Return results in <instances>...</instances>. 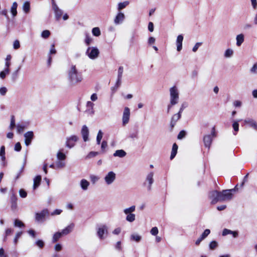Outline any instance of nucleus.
I'll use <instances>...</instances> for the list:
<instances>
[{
    "label": "nucleus",
    "mask_w": 257,
    "mask_h": 257,
    "mask_svg": "<svg viewBox=\"0 0 257 257\" xmlns=\"http://www.w3.org/2000/svg\"><path fill=\"white\" fill-rule=\"evenodd\" d=\"M69 83L75 85L80 83L83 80L82 73L78 71L75 65H72L68 71Z\"/></svg>",
    "instance_id": "obj_1"
},
{
    "label": "nucleus",
    "mask_w": 257,
    "mask_h": 257,
    "mask_svg": "<svg viewBox=\"0 0 257 257\" xmlns=\"http://www.w3.org/2000/svg\"><path fill=\"white\" fill-rule=\"evenodd\" d=\"M170 99L171 104H176L179 102V92L177 87L174 86L170 88Z\"/></svg>",
    "instance_id": "obj_2"
},
{
    "label": "nucleus",
    "mask_w": 257,
    "mask_h": 257,
    "mask_svg": "<svg viewBox=\"0 0 257 257\" xmlns=\"http://www.w3.org/2000/svg\"><path fill=\"white\" fill-rule=\"evenodd\" d=\"M86 54L90 59L94 60L98 57L99 51L97 47H89L87 48Z\"/></svg>",
    "instance_id": "obj_3"
},
{
    "label": "nucleus",
    "mask_w": 257,
    "mask_h": 257,
    "mask_svg": "<svg viewBox=\"0 0 257 257\" xmlns=\"http://www.w3.org/2000/svg\"><path fill=\"white\" fill-rule=\"evenodd\" d=\"M218 202L230 200L232 198V194L228 192L227 190H224L222 192L218 191Z\"/></svg>",
    "instance_id": "obj_4"
},
{
    "label": "nucleus",
    "mask_w": 257,
    "mask_h": 257,
    "mask_svg": "<svg viewBox=\"0 0 257 257\" xmlns=\"http://www.w3.org/2000/svg\"><path fill=\"white\" fill-rule=\"evenodd\" d=\"M49 212L47 209H44L40 212L35 213V220L39 222H42L45 220L46 217L49 216Z\"/></svg>",
    "instance_id": "obj_5"
},
{
    "label": "nucleus",
    "mask_w": 257,
    "mask_h": 257,
    "mask_svg": "<svg viewBox=\"0 0 257 257\" xmlns=\"http://www.w3.org/2000/svg\"><path fill=\"white\" fill-rule=\"evenodd\" d=\"M154 173L153 172H150L147 176L146 178V181L144 183V185H147V190L148 191H151L152 190V185L154 183Z\"/></svg>",
    "instance_id": "obj_6"
},
{
    "label": "nucleus",
    "mask_w": 257,
    "mask_h": 257,
    "mask_svg": "<svg viewBox=\"0 0 257 257\" xmlns=\"http://www.w3.org/2000/svg\"><path fill=\"white\" fill-rule=\"evenodd\" d=\"M78 140V137L77 136L73 135L66 139V146L71 149L75 146V143Z\"/></svg>",
    "instance_id": "obj_7"
},
{
    "label": "nucleus",
    "mask_w": 257,
    "mask_h": 257,
    "mask_svg": "<svg viewBox=\"0 0 257 257\" xmlns=\"http://www.w3.org/2000/svg\"><path fill=\"white\" fill-rule=\"evenodd\" d=\"M130 117V110L127 107H125L124 109L122 115V125H126L129 122Z\"/></svg>",
    "instance_id": "obj_8"
},
{
    "label": "nucleus",
    "mask_w": 257,
    "mask_h": 257,
    "mask_svg": "<svg viewBox=\"0 0 257 257\" xmlns=\"http://www.w3.org/2000/svg\"><path fill=\"white\" fill-rule=\"evenodd\" d=\"M52 9L54 12L56 20L59 21L62 17L63 12L59 8L58 6L55 3V1H53L52 2Z\"/></svg>",
    "instance_id": "obj_9"
},
{
    "label": "nucleus",
    "mask_w": 257,
    "mask_h": 257,
    "mask_svg": "<svg viewBox=\"0 0 257 257\" xmlns=\"http://www.w3.org/2000/svg\"><path fill=\"white\" fill-rule=\"evenodd\" d=\"M116 175L115 174L112 172H109L104 177V181L106 184L110 185L115 180Z\"/></svg>",
    "instance_id": "obj_10"
},
{
    "label": "nucleus",
    "mask_w": 257,
    "mask_h": 257,
    "mask_svg": "<svg viewBox=\"0 0 257 257\" xmlns=\"http://www.w3.org/2000/svg\"><path fill=\"white\" fill-rule=\"evenodd\" d=\"M25 144L27 146L31 144V142L34 138V133L32 131H29L24 134Z\"/></svg>",
    "instance_id": "obj_11"
},
{
    "label": "nucleus",
    "mask_w": 257,
    "mask_h": 257,
    "mask_svg": "<svg viewBox=\"0 0 257 257\" xmlns=\"http://www.w3.org/2000/svg\"><path fill=\"white\" fill-rule=\"evenodd\" d=\"M218 196H219L218 191H217L214 190V191H211L209 193V197L210 199H211L212 200H211L212 204H214L218 202V200H217L218 199Z\"/></svg>",
    "instance_id": "obj_12"
},
{
    "label": "nucleus",
    "mask_w": 257,
    "mask_h": 257,
    "mask_svg": "<svg viewBox=\"0 0 257 257\" xmlns=\"http://www.w3.org/2000/svg\"><path fill=\"white\" fill-rule=\"evenodd\" d=\"M181 117V114L179 113L178 112L176 114H174L171 119L170 122V127H171V131H172L173 130L174 127L176 124V122L178 120L180 119V118Z\"/></svg>",
    "instance_id": "obj_13"
},
{
    "label": "nucleus",
    "mask_w": 257,
    "mask_h": 257,
    "mask_svg": "<svg viewBox=\"0 0 257 257\" xmlns=\"http://www.w3.org/2000/svg\"><path fill=\"white\" fill-rule=\"evenodd\" d=\"M81 134L82 136L84 142H87L88 141V136H89V130L87 126L86 125H84L82 126L81 131Z\"/></svg>",
    "instance_id": "obj_14"
},
{
    "label": "nucleus",
    "mask_w": 257,
    "mask_h": 257,
    "mask_svg": "<svg viewBox=\"0 0 257 257\" xmlns=\"http://www.w3.org/2000/svg\"><path fill=\"white\" fill-rule=\"evenodd\" d=\"M213 139L211 135H205L203 137V143L205 147L209 149L212 144Z\"/></svg>",
    "instance_id": "obj_15"
},
{
    "label": "nucleus",
    "mask_w": 257,
    "mask_h": 257,
    "mask_svg": "<svg viewBox=\"0 0 257 257\" xmlns=\"http://www.w3.org/2000/svg\"><path fill=\"white\" fill-rule=\"evenodd\" d=\"M124 15L123 13L119 12L116 16L114 20V23L115 25L120 24L123 22V21L124 20Z\"/></svg>",
    "instance_id": "obj_16"
},
{
    "label": "nucleus",
    "mask_w": 257,
    "mask_h": 257,
    "mask_svg": "<svg viewBox=\"0 0 257 257\" xmlns=\"http://www.w3.org/2000/svg\"><path fill=\"white\" fill-rule=\"evenodd\" d=\"M11 209L15 211L17 208V197L15 194L12 193L11 196Z\"/></svg>",
    "instance_id": "obj_17"
},
{
    "label": "nucleus",
    "mask_w": 257,
    "mask_h": 257,
    "mask_svg": "<svg viewBox=\"0 0 257 257\" xmlns=\"http://www.w3.org/2000/svg\"><path fill=\"white\" fill-rule=\"evenodd\" d=\"M107 228L105 225H103L102 226L98 228L97 230V235L100 239L103 238V235L105 233H107Z\"/></svg>",
    "instance_id": "obj_18"
},
{
    "label": "nucleus",
    "mask_w": 257,
    "mask_h": 257,
    "mask_svg": "<svg viewBox=\"0 0 257 257\" xmlns=\"http://www.w3.org/2000/svg\"><path fill=\"white\" fill-rule=\"evenodd\" d=\"M183 40V36L182 35L178 36L176 40L177 50L180 51L182 49V42Z\"/></svg>",
    "instance_id": "obj_19"
},
{
    "label": "nucleus",
    "mask_w": 257,
    "mask_h": 257,
    "mask_svg": "<svg viewBox=\"0 0 257 257\" xmlns=\"http://www.w3.org/2000/svg\"><path fill=\"white\" fill-rule=\"evenodd\" d=\"M74 227V224L73 223H71L61 231V233L63 235L68 234L71 232H72Z\"/></svg>",
    "instance_id": "obj_20"
},
{
    "label": "nucleus",
    "mask_w": 257,
    "mask_h": 257,
    "mask_svg": "<svg viewBox=\"0 0 257 257\" xmlns=\"http://www.w3.org/2000/svg\"><path fill=\"white\" fill-rule=\"evenodd\" d=\"M244 123L248 124L251 127L257 131V122L251 118H247L244 120Z\"/></svg>",
    "instance_id": "obj_21"
},
{
    "label": "nucleus",
    "mask_w": 257,
    "mask_h": 257,
    "mask_svg": "<svg viewBox=\"0 0 257 257\" xmlns=\"http://www.w3.org/2000/svg\"><path fill=\"white\" fill-rule=\"evenodd\" d=\"M244 40V36L243 34H240L237 35L236 37V45L238 47L240 46L243 42Z\"/></svg>",
    "instance_id": "obj_22"
},
{
    "label": "nucleus",
    "mask_w": 257,
    "mask_h": 257,
    "mask_svg": "<svg viewBox=\"0 0 257 257\" xmlns=\"http://www.w3.org/2000/svg\"><path fill=\"white\" fill-rule=\"evenodd\" d=\"M89 184H90L89 182L87 180H86L84 179H82L80 181V185L81 189L83 190H87Z\"/></svg>",
    "instance_id": "obj_23"
},
{
    "label": "nucleus",
    "mask_w": 257,
    "mask_h": 257,
    "mask_svg": "<svg viewBox=\"0 0 257 257\" xmlns=\"http://www.w3.org/2000/svg\"><path fill=\"white\" fill-rule=\"evenodd\" d=\"M41 181V176L40 175L37 176L34 179V184H33L34 189H36L40 185Z\"/></svg>",
    "instance_id": "obj_24"
},
{
    "label": "nucleus",
    "mask_w": 257,
    "mask_h": 257,
    "mask_svg": "<svg viewBox=\"0 0 257 257\" xmlns=\"http://www.w3.org/2000/svg\"><path fill=\"white\" fill-rule=\"evenodd\" d=\"M17 3L16 2H14L11 8V13L13 17H15L17 15Z\"/></svg>",
    "instance_id": "obj_25"
},
{
    "label": "nucleus",
    "mask_w": 257,
    "mask_h": 257,
    "mask_svg": "<svg viewBox=\"0 0 257 257\" xmlns=\"http://www.w3.org/2000/svg\"><path fill=\"white\" fill-rule=\"evenodd\" d=\"M126 155V152L123 150H116L113 154V156L118 157L119 158H123Z\"/></svg>",
    "instance_id": "obj_26"
},
{
    "label": "nucleus",
    "mask_w": 257,
    "mask_h": 257,
    "mask_svg": "<svg viewBox=\"0 0 257 257\" xmlns=\"http://www.w3.org/2000/svg\"><path fill=\"white\" fill-rule=\"evenodd\" d=\"M177 150H178V146L176 143H174L172 146L171 154V156H170L171 160H172L173 159H174V157H175V156L176 155L177 153Z\"/></svg>",
    "instance_id": "obj_27"
},
{
    "label": "nucleus",
    "mask_w": 257,
    "mask_h": 257,
    "mask_svg": "<svg viewBox=\"0 0 257 257\" xmlns=\"http://www.w3.org/2000/svg\"><path fill=\"white\" fill-rule=\"evenodd\" d=\"M129 4L128 1H124L118 3L117 6V10L118 11H120L123 9L125 8Z\"/></svg>",
    "instance_id": "obj_28"
},
{
    "label": "nucleus",
    "mask_w": 257,
    "mask_h": 257,
    "mask_svg": "<svg viewBox=\"0 0 257 257\" xmlns=\"http://www.w3.org/2000/svg\"><path fill=\"white\" fill-rule=\"evenodd\" d=\"M63 236L61 232H56L53 236L52 238V242L53 243L57 242L60 238H61Z\"/></svg>",
    "instance_id": "obj_29"
},
{
    "label": "nucleus",
    "mask_w": 257,
    "mask_h": 257,
    "mask_svg": "<svg viewBox=\"0 0 257 257\" xmlns=\"http://www.w3.org/2000/svg\"><path fill=\"white\" fill-rule=\"evenodd\" d=\"M62 151L63 150H61L57 154V158L59 161H64L66 158V155L62 152Z\"/></svg>",
    "instance_id": "obj_30"
},
{
    "label": "nucleus",
    "mask_w": 257,
    "mask_h": 257,
    "mask_svg": "<svg viewBox=\"0 0 257 257\" xmlns=\"http://www.w3.org/2000/svg\"><path fill=\"white\" fill-rule=\"evenodd\" d=\"M136 210V206L135 205H133L130 207L125 208L123 210V212L125 214H131L132 212H134Z\"/></svg>",
    "instance_id": "obj_31"
},
{
    "label": "nucleus",
    "mask_w": 257,
    "mask_h": 257,
    "mask_svg": "<svg viewBox=\"0 0 257 257\" xmlns=\"http://www.w3.org/2000/svg\"><path fill=\"white\" fill-rule=\"evenodd\" d=\"M23 9L26 13L29 12L30 9V4L28 1H26L24 3L23 6Z\"/></svg>",
    "instance_id": "obj_32"
},
{
    "label": "nucleus",
    "mask_w": 257,
    "mask_h": 257,
    "mask_svg": "<svg viewBox=\"0 0 257 257\" xmlns=\"http://www.w3.org/2000/svg\"><path fill=\"white\" fill-rule=\"evenodd\" d=\"M126 215H127V216L126 217V221L130 222H132L135 220L136 215L135 214L131 213V214H128Z\"/></svg>",
    "instance_id": "obj_33"
},
{
    "label": "nucleus",
    "mask_w": 257,
    "mask_h": 257,
    "mask_svg": "<svg viewBox=\"0 0 257 257\" xmlns=\"http://www.w3.org/2000/svg\"><path fill=\"white\" fill-rule=\"evenodd\" d=\"M92 33L94 36H99L101 34L100 29L98 27L93 28L92 30Z\"/></svg>",
    "instance_id": "obj_34"
},
{
    "label": "nucleus",
    "mask_w": 257,
    "mask_h": 257,
    "mask_svg": "<svg viewBox=\"0 0 257 257\" xmlns=\"http://www.w3.org/2000/svg\"><path fill=\"white\" fill-rule=\"evenodd\" d=\"M233 54V51L231 49H227L224 52V56L225 58H230Z\"/></svg>",
    "instance_id": "obj_35"
},
{
    "label": "nucleus",
    "mask_w": 257,
    "mask_h": 257,
    "mask_svg": "<svg viewBox=\"0 0 257 257\" xmlns=\"http://www.w3.org/2000/svg\"><path fill=\"white\" fill-rule=\"evenodd\" d=\"M93 106H94L93 103H92L91 101H88L87 102V111L91 113H93Z\"/></svg>",
    "instance_id": "obj_36"
},
{
    "label": "nucleus",
    "mask_w": 257,
    "mask_h": 257,
    "mask_svg": "<svg viewBox=\"0 0 257 257\" xmlns=\"http://www.w3.org/2000/svg\"><path fill=\"white\" fill-rule=\"evenodd\" d=\"M218 242L215 240L211 241L209 245V248L211 250L215 249L218 247Z\"/></svg>",
    "instance_id": "obj_37"
},
{
    "label": "nucleus",
    "mask_w": 257,
    "mask_h": 257,
    "mask_svg": "<svg viewBox=\"0 0 257 257\" xmlns=\"http://www.w3.org/2000/svg\"><path fill=\"white\" fill-rule=\"evenodd\" d=\"M65 166V163L62 161L58 160L56 162V168H57V169L63 168Z\"/></svg>",
    "instance_id": "obj_38"
},
{
    "label": "nucleus",
    "mask_w": 257,
    "mask_h": 257,
    "mask_svg": "<svg viewBox=\"0 0 257 257\" xmlns=\"http://www.w3.org/2000/svg\"><path fill=\"white\" fill-rule=\"evenodd\" d=\"M103 137V133L101 130H99L98 132L96 137V143L97 145H100L101 140Z\"/></svg>",
    "instance_id": "obj_39"
},
{
    "label": "nucleus",
    "mask_w": 257,
    "mask_h": 257,
    "mask_svg": "<svg viewBox=\"0 0 257 257\" xmlns=\"http://www.w3.org/2000/svg\"><path fill=\"white\" fill-rule=\"evenodd\" d=\"M10 73V69L5 68L4 71H1L0 72V77L4 79L7 74H8Z\"/></svg>",
    "instance_id": "obj_40"
},
{
    "label": "nucleus",
    "mask_w": 257,
    "mask_h": 257,
    "mask_svg": "<svg viewBox=\"0 0 257 257\" xmlns=\"http://www.w3.org/2000/svg\"><path fill=\"white\" fill-rule=\"evenodd\" d=\"M0 156L2 161H5L6 159L5 157V147L3 146L1 147L0 149Z\"/></svg>",
    "instance_id": "obj_41"
},
{
    "label": "nucleus",
    "mask_w": 257,
    "mask_h": 257,
    "mask_svg": "<svg viewBox=\"0 0 257 257\" xmlns=\"http://www.w3.org/2000/svg\"><path fill=\"white\" fill-rule=\"evenodd\" d=\"M90 179L91 183L93 184H95L99 179V177L98 176H95L94 175H90Z\"/></svg>",
    "instance_id": "obj_42"
},
{
    "label": "nucleus",
    "mask_w": 257,
    "mask_h": 257,
    "mask_svg": "<svg viewBox=\"0 0 257 257\" xmlns=\"http://www.w3.org/2000/svg\"><path fill=\"white\" fill-rule=\"evenodd\" d=\"M142 238V237L140 235L138 234H133L131 236V239L133 240H135L136 242H139Z\"/></svg>",
    "instance_id": "obj_43"
},
{
    "label": "nucleus",
    "mask_w": 257,
    "mask_h": 257,
    "mask_svg": "<svg viewBox=\"0 0 257 257\" xmlns=\"http://www.w3.org/2000/svg\"><path fill=\"white\" fill-rule=\"evenodd\" d=\"M14 225L16 227H22L25 226L24 223L19 219H15L14 221Z\"/></svg>",
    "instance_id": "obj_44"
},
{
    "label": "nucleus",
    "mask_w": 257,
    "mask_h": 257,
    "mask_svg": "<svg viewBox=\"0 0 257 257\" xmlns=\"http://www.w3.org/2000/svg\"><path fill=\"white\" fill-rule=\"evenodd\" d=\"M50 32L49 30H44L41 33V37L44 39H47L50 36Z\"/></svg>",
    "instance_id": "obj_45"
},
{
    "label": "nucleus",
    "mask_w": 257,
    "mask_h": 257,
    "mask_svg": "<svg viewBox=\"0 0 257 257\" xmlns=\"http://www.w3.org/2000/svg\"><path fill=\"white\" fill-rule=\"evenodd\" d=\"M85 43L87 45H89L92 41V38H91L88 34L85 35Z\"/></svg>",
    "instance_id": "obj_46"
},
{
    "label": "nucleus",
    "mask_w": 257,
    "mask_h": 257,
    "mask_svg": "<svg viewBox=\"0 0 257 257\" xmlns=\"http://www.w3.org/2000/svg\"><path fill=\"white\" fill-rule=\"evenodd\" d=\"M21 67H19V68L16 70L15 71V72H14L12 74V79L13 81H15L16 80V79H17L18 78V71H19V70L20 69Z\"/></svg>",
    "instance_id": "obj_47"
},
{
    "label": "nucleus",
    "mask_w": 257,
    "mask_h": 257,
    "mask_svg": "<svg viewBox=\"0 0 257 257\" xmlns=\"http://www.w3.org/2000/svg\"><path fill=\"white\" fill-rule=\"evenodd\" d=\"M123 73V67L122 66H119L118 69L117 78H122Z\"/></svg>",
    "instance_id": "obj_48"
},
{
    "label": "nucleus",
    "mask_w": 257,
    "mask_h": 257,
    "mask_svg": "<svg viewBox=\"0 0 257 257\" xmlns=\"http://www.w3.org/2000/svg\"><path fill=\"white\" fill-rule=\"evenodd\" d=\"M15 126H16V125H15V117L14 115H12L11 116V123L10 125V128L11 130H13L15 127Z\"/></svg>",
    "instance_id": "obj_49"
},
{
    "label": "nucleus",
    "mask_w": 257,
    "mask_h": 257,
    "mask_svg": "<svg viewBox=\"0 0 257 257\" xmlns=\"http://www.w3.org/2000/svg\"><path fill=\"white\" fill-rule=\"evenodd\" d=\"M98 154H99V153L97 152H93V151L90 152L86 156V158L89 159L91 158L94 157L96 156L97 155H98Z\"/></svg>",
    "instance_id": "obj_50"
},
{
    "label": "nucleus",
    "mask_w": 257,
    "mask_h": 257,
    "mask_svg": "<svg viewBox=\"0 0 257 257\" xmlns=\"http://www.w3.org/2000/svg\"><path fill=\"white\" fill-rule=\"evenodd\" d=\"M210 233L209 229H206L200 236L203 239H205Z\"/></svg>",
    "instance_id": "obj_51"
},
{
    "label": "nucleus",
    "mask_w": 257,
    "mask_h": 257,
    "mask_svg": "<svg viewBox=\"0 0 257 257\" xmlns=\"http://www.w3.org/2000/svg\"><path fill=\"white\" fill-rule=\"evenodd\" d=\"M186 135V133L185 131L182 130L179 132V133L177 136V138L179 140H181L185 137Z\"/></svg>",
    "instance_id": "obj_52"
},
{
    "label": "nucleus",
    "mask_w": 257,
    "mask_h": 257,
    "mask_svg": "<svg viewBox=\"0 0 257 257\" xmlns=\"http://www.w3.org/2000/svg\"><path fill=\"white\" fill-rule=\"evenodd\" d=\"M13 231V229H11V228H8V229H7L6 230V231H5V234H6V235H5V236L4 238V241H6V239H7V236L10 235H11V234L12 233Z\"/></svg>",
    "instance_id": "obj_53"
},
{
    "label": "nucleus",
    "mask_w": 257,
    "mask_h": 257,
    "mask_svg": "<svg viewBox=\"0 0 257 257\" xmlns=\"http://www.w3.org/2000/svg\"><path fill=\"white\" fill-rule=\"evenodd\" d=\"M19 194L22 198H26L27 196V193L23 189L19 190Z\"/></svg>",
    "instance_id": "obj_54"
},
{
    "label": "nucleus",
    "mask_w": 257,
    "mask_h": 257,
    "mask_svg": "<svg viewBox=\"0 0 257 257\" xmlns=\"http://www.w3.org/2000/svg\"><path fill=\"white\" fill-rule=\"evenodd\" d=\"M17 128L18 133L20 134L24 131L25 129V126L22 124H18L17 125Z\"/></svg>",
    "instance_id": "obj_55"
},
{
    "label": "nucleus",
    "mask_w": 257,
    "mask_h": 257,
    "mask_svg": "<svg viewBox=\"0 0 257 257\" xmlns=\"http://www.w3.org/2000/svg\"><path fill=\"white\" fill-rule=\"evenodd\" d=\"M232 127L234 132H237L239 130V124L238 121H234L232 124Z\"/></svg>",
    "instance_id": "obj_56"
},
{
    "label": "nucleus",
    "mask_w": 257,
    "mask_h": 257,
    "mask_svg": "<svg viewBox=\"0 0 257 257\" xmlns=\"http://www.w3.org/2000/svg\"><path fill=\"white\" fill-rule=\"evenodd\" d=\"M158 229L157 227H153L150 231L151 234L153 235H156L158 233Z\"/></svg>",
    "instance_id": "obj_57"
},
{
    "label": "nucleus",
    "mask_w": 257,
    "mask_h": 257,
    "mask_svg": "<svg viewBox=\"0 0 257 257\" xmlns=\"http://www.w3.org/2000/svg\"><path fill=\"white\" fill-rule=\"evenodd\" d=\"M22 233L23 232L22 231H20L16 233L14 240L15 244H16L17 243L18 239L20 237V236L22 234Z\"/></svg>",
    "instance_id": "obj_58"
},
{
    "label": "nucleus",
    "mask_w": 257,
    "mask_h": 257,
    "mask_svg": "<svg viewBox=\"0 0 257 257\" xmlns=\"http://www.w3.org/2000/svg\"><path fill=\"white\" fill-rule=\"evenodd\" d=\"M250 71L252 73L257 74V63L254 64Z\"/></svg>",
    "instance_id": "obj_59"
},
{
    "label": "nucleus",
    "mask_w": 257,
    "mask_h": 257,
    "mask_svg": "<svg viewBox=\"0 0 257 257\" xmlns=\"http://www.w3.org/2000/svg\"><path fill=\"white\" fill-rule=\"evenodd\" d=\"M36 244L40 248H42L44 246V242L42 240H38L36 242Z\"/></svg>",
    "instance_id": "obj_60"
},
{
    "label": "nucleus",
    "mask_w": 257,
    "mask_h": 257,
    "mask_svg": "<svg viewBox=\"0 0 257 257\" xmlns=\"http://www.w3.org/2000/svg\"><path fill=\"white\" fill-rule=\"evenodd\" d=\"M107 147V143L105 141H103L101 145V149L102 152H104L105 149Z\"/></svg>",
    "instance_id": "obj_61"
},
{
    "label": "nucleus",
    "mask_w": 257,
    "mask_h": 257,
    "mask_svg": "<svg viewBox=\"0 0 257 257\" xmlns=\"http://www.w3.org/2000/svg\"><path fill=\"white\" fill-rule=\"evenodd\" d=\"M202 45V43L201 42H197L195 44V45H194V46L193 47V49H192V51L194 52H195L197 51V50H198V48Z\"/></svg>",
    "instance_id": "obj_62"
},
{
    "label": "nucleus",
    "mask_w": 257,
    "mask_h": 257,
    "mask_svg": "<svg viewBox=\"0 0 257 257\" xmlns=\"http://www.w3.org/2000/svg\"><path fill=\"white\" fill-rule=\"evenodd\" d=\"M13 47L15 49H18L20 47V42L18 40H15L13 44Z\"/></svg>",
    "instance_id": "obj_63"
},
{
    "label": "nucleus",
    "mask_w": 257,
    "mask_h": 257,
    "mask_svg": "<svg viewBox=\"0 0 257 257\" xmlns=\"http://www.w3.org/2000/svg\"><path fill=\"white\" fill-rule=\"evenodd\" d=\"M22 149L21 145L19 142L17 143L15 146V150L17 152L21 151Z\"/></svg>",
    "instance_id": "obj_64"
}]
</instances>
